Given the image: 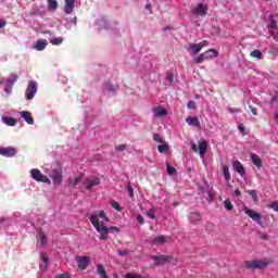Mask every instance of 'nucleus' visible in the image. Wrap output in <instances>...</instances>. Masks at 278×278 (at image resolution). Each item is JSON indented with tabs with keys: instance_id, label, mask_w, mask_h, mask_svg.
Instances as JSON below:
<instances>
[{
	"instance_id": "nucleus-34",
	"label": "nucleus",
	"mask_w": 278,
	"mask_h": 278,
	"mask_svg": "<svg viewBox=\"0 0 278 278\" xmlns=\"http://www.w3.org/2000/svg\"><path fill=\"white\" fill-rule=\"evenodd\" d=\"M157 151H159V153H166V151H168L167 143H163L161 146H157Z\"/></svg>"
},
{
	"instance_id": "nucleus-3",
	"label": "nucleus",
	"mask_w": 278,
	"mask_h": 278,
	"mask_svg": "<svg viewBox=\"0 0 278 278\" xmlns=\"http://www.w3.org/2000/svg\"><path fill=\"white\" fill-rule=\"evenodd\" d=\"M37 92H38V86L36 85V81L30 80L28 83V87L25 92V98L27 99V101H31V99L36 97Z\"/></svg>"
},
{
	"instance_id": "nucleus-8",
	"label": "nucleus",
	"mask_w": 278,
	"mask_h": 278,
	"mask_svg": "<svg viewBox=\"0 0 278 278\" xmlns=\"http://www.w3.org/2000/svg\"><path fill=\"white\" fill-rule=\"evenodd\" d=\"M75 260L80 270H86L90 265V256H76Z\"/></svg>"
},
{
	"instance_id": "nucleus-18",
	"label": "nucleus",
	"mask_w": 278,
	"mask_h": 278,
	"mask_svg": "<svg viewBox=\"0 0 278 278\" xmlns=\"http://www.w3.org/2000/svg\"><path fill=\"white\" fill-rule=\"evenodd\" d=\"M202 54L204 55V60H212L213 58L218 56V51H216V49H210Z\"/></svg>"
},
{
	"instance_id": "nucleus-29",
	"label": "nucleus",
	"mask_w": 278,
	"mask_h": 278,
	"mask_svg": "<svg viewBox=\"0 0 278 278\" xmlns=\"http://www.w3.org/2000/svg\"><path fill=\"white\" fill-rule=\"evenodd\" d=\"M38 238H39V242L45 247V244H47V233H45L42 229H39Z\"/></svg>"
},
{
	"instance_id": "nucleus-43",
	"label": "nucleus",
	"mask_w": 278,
	"mask_h": 278,
	"mask_svg": "<svg viewBox=\"0 0 278 278\" xmlns=\"http://www.w3.org/2000/svg\"><path fill=\"white\" fill-rule=\"evenodd\" d=\"M127 190L130 199H134V187H131V182H128Z\"/></svg>"
},
{
	"instance_id": "nucleus-49",
	"label": "nucleus",
	"mask_w": 278,
	"mask_h": 278,
	"mask_svg": "<svg viewBox=\"0 0 278 278\" xmlns=\"http://www.w3.org/2000/svg\"><path fill=\"white\" fill-rule=\"evenodd\" d=\"M137 223H139V225H144V217H142V215H138Z\"/></svg>"
},
{
	"instance_id": "nucleus-2",
	"label": "nucleus",
	"mask_w": 278,
	"mask_h": 278,
	"mask_svg": "<svg viewBox=\"0 0 278 278\" xmlns=\"http://www.w3.org/2000/svg\"><path fill=\"white\" fill-rule=\"evenodd\" d=\"M83 186L90 192L96 186H101V178L94 176L87 177L84 179Z\"/></svg>"
},
{
	"instance_id": "nucleus-21",
	"label": "nucleus",
	"mask_w": 278,
	"mask_h": 278,
	"mask_svg": "<svg viewBox=\"0 0 278 278\" xmlns=\"http://www.w3.org/2000/svg\"><path fill=\"white\" fill-rule=\"evenodd\" d=\"M81 179H84V175H78L75 178H70L68 186L71 188H76L78 186L79 181H81Z\"/></svg>"
},
{
	"instance_id": "nucleus-45",
	"label": "nucleus",
	"mask_w": 278,
	"mask_h": 278,
	"mask_svg": "<svg viewBox=\"0 0 278 278\" xmlns=\"http://www.w3.org/2000/svg\"><path fill=\"white\" fill-rule=\"evenodd\" d=\"M106 90H108V92H115L116 86H114L112 84H106Z\"/></svg>"
},
{
	"instance_id": "nucleus-27",
	"label": "nucleus",
	"mask_w": 278,
	"mask_h": 278,
	"mask_svg": "<svg viewBox=\"0 0 278 278\" xmlns=\"http://www.w3.org/2000/svg\"><path fill=\"white\" fill-rule=\"evenodd\" d=\"M2 122L5 124V125H9V127H14L16 125V118L14 117H2Z\"/></svg>"
},
{
	"instance_id": "nucleus-58",
	"label": "nucleus",
	"mask_w": 278,
	"mask_h": 278,
	"mask_svg": "<svg viewBox=\"0 0 278 278\" xmlns=\"http://www.w3.org/2000/svg\"><path fill=\"white\" fill-rule=\"evenodd\" d=\"M55 278H70L67 274H60Z\"/></svg>"
},
{
	"instance_id": "nucleus-14",
	"label": "nucleus",
	"mask_w": 278,
	"mask_h": 278,
	"mask_svg": "<svg viewBox=\"0 0 278 278\" xmlns=\"http://www.w3.org/2000/svg\"><path fill=\"white\" fill-rule=\"evenodd\" d=\"M20 114L25 123H27L28 125H34V117L31 116V113L29 111H22Z\"/></svg>"
},
{
	"instance_id": "nucleus-24",
	"label": "nucleus",
	"mask_w": 278,
	"mask_h": 278,
	"mask_svg": "<svg viewBox=\"0 0 278 278\" xmlns=\"http://www.w3.org/2000/svg\"><path fill=\"white\" fill-rule=\"evenodd\" d=\"M166 114H168V111H166V109L162 106H157L154 109V116L162 117L166 116Z\"/></svg>"
},
{
	"instance_id": "nucleus-50",
	"label": "nucleus",
	"mask_w": 278,
	"mask_h": 278,
	"mask_svg": "<svg viewBox=\"0 0 278 278\" xmlns=\"http://www.w3.org/2000/svg\"><path fill=\"white\" fill-rule=\"evenodd\" d=\"M270 207L273 208L274 212H278V202L271 203Z\"/></svg>"
},
{
	"instance_id": "nucleus-56",
	"label": "nucleus",
	"mask_w": 278,
	"mask_h": 278,
	"mask_svg": "<svg viewBox=\"0 0 278 278\" xmlns=\"http://www.w3.org/2000/svg\"><path fill=\"white\" fill-rule=\"evenodd\" d=\"M235 194L236 197H242V192L240 191V189H236Z\"/></svg>"
},
{
	"instance_id": "nucleus-4",
	"label": "nucleus",
	"mask_w": 278,
	"mask_h": 278,
	"mask_svg": "<svg viewBox=\"0 0 278 278\" xmlns=\"http://www.w3.org/2000/svg\"><path fill=\"white\" fill-rule=\"evenodd\" d=\"M30 174L33 179H35V181H41L42 184H51V179L45 176V174H42L40 169L34 168L30 170Z\"/></svg>"
},
{
	"instance_id": "nucleus-13",
	"label": "nucleus",
	"mask_w": 278,
	"mask_h": 278,
	"mask_svg": "<svg viewBox=\"0 0 278 278\" xmlns=\"http://www.w3.org/2000/svg\"><path fill=\"white\" fill-rule=\"evenodd\" d=\"M232 168H233V170H236V173H239V175H241V177H244L247 170L244 169V166L242 165V163L240 161H235L232 163Z\"/></svg>"
},
{
	"instance_id": "nucleus-41",
	"label": "nucleus",
	"mask_w": 278,
	"mask_h": 278,
	"mask_svg": "<svg viewBox=\"0 0 278 278\" xmlns=\"http://www.w3.org/2000/svg\"><path fill=\"white\" fill-rule=\"evenodd\" d=\"M176 173H177V169H175V167L170 166V164L167 163V174L175 175Z\"/></svg>"
},
{
	"instance_id": "nucleus-25",
	"label": "nucleus",
	"mask_w": 278,
	"mask_h": 278,
	"mask_svg": "<svg viewBox=\"0 0 278 278\" xmlns=\"http://www.w3.org/2000/svg\"><path fill=\"white\" fill-rule=\"evenodd\" d=\"M199 153L201 157L207 153V141H202L199 143Z\"/></svg>"
},
{
	"instance_id": "nucleus-47",
	"label": "nucleus",
	"mask_w": 278,
	"mask_h": 278,
	"mask_svg": "<svg viewBox=\"0 0 278 278\" xmlns=\"http://www.w3.org/2000/svg\"><path fill=\"white\" fill-rule=\"evenodd\" d=\"M125 149H127V144H118L115 147V151H119V152L125 151Z\"/></svg>"
},
{
	"instance_id": "nucleus-38",
	"label": "nucleus",
	"mask_w": 278,
	"mask_h": 278,
	"mask_svg": "<svg viewBox=\"0 0 278 278\" xmlns=\"http://www.w3.org/2000/svg\"><path fill=\"white\" fill-rule=\"evenodd\" d=\"M268 29H277V22L275 21V18H273V16H270V24L268 25Z\"/></svg>"
},
{
	"instance_id": "nucleus-17",
	"label": "nucleus",
	"mask_w": 278,
	"mask_h": 278,
	"mask_svg": "<svg viewBox=\"0 0 278 278\" xmlns=\"http://www.w3.org/2000/svg\"><path fill=\"white\" fill-rule=\"evenodd\" d=\"M186 123H187L190 127H201V122L199 121V117L188 116V117L186 118Z\"/></svg>"
},
{
	"instance_id": "nucleus-19",
	"label": "nucleus",
	"mask_w": 278,
	"mask_h": 278,
	"mask_svg": "<svg viewBox=\"0 0 278 278\" xmlns=\"http://www.w3.org/2000/svg\"><path fill=\"white\" fill-rule=\"evenodd\" d=\"M250 160L252 161L254 166H256V168H262V157H260V155L252 153L250 155Z\"/></svg>"
},
{
	"instance_id": "nucleus-37",
	"label": "nucleus",
	"mask_w": 278,
	"mask_h": 278,
	"mask_svg": "<svg viewBox=\"0 0 278 278\" xmlns=\"http://www.w3.org/2000/svg\"><path fill=\"white\" fill-rule=\"evenodd\" d=\"M248 194H250V197H252L254 203H257V191L255 190H249Z\"/></svg>"
},
{
	"instance_id": "nucleus-15",
	"label": "nucleus",
	"mask_w": 278,
	"mask_h": 278,
	"mask_svg": "<svg viewBox=\"0 0 278 278\" xmlns=\"http://www.w3.org/2000/svg\"><path fill=\"white\" fill-rule=\"evenodd\" d=\"M73 10H75V0H65V14H73Z\"/></svg>"
},
{
	"instance_id": "nucleus-63",
	"label": "nucleus",
	"mask_w": 278,
	"mask_h": 278,
	"mask_svg": "<svg viewBox=\"0 0 278 278\" xmlns=\"http://www.w3.org/2000/svg\"><path fill=\"white\" fill-rule=\"evenodd\" d=\"M43 34H49V30L43 31Z\"/></svg>"
},
{
	"instance_id": "nucleus-1",
	"label": "nucleus",
	"mask_w": 278,
	"mask_h": 278,
	"mask_svg": "<svg viewBox=\"0 0 278 278\" xmlns=\"http://www.w3.org/2000/svg\"><path fill=\"white\" fill-rule=\"evenodd\" d=\"M89 219L91 225H93L94 229L98 231V233H100V240L106 241L109 239L108 233H118V227H105L103 223L99 220L98 215H90Z\"/></svg>"
},
{
	"instance_id": "nucleus-16",
	"label": "nucleus",
	"mask_w": 278,
	"mask_h": 278,
	"mask_svg": "<svg viewBox=\"0 0 278 278\" xmlns=\"http://www.w3.org/2000/svg\"><path fill=\"white\" fill-rule=\"evenodd\" d=\"M151 260H153L156 264V266H160L162 264H165V262H168V256L166 255H152Z\"/></svg>"
},
{
	"instance_id": "nucleus-31",
	"label": "nucleus",
	"mask_w": 278,
	"mask_h": 278,
	"mask_svg": "<svg viewBox=\"0 0 278 278\" xmlns=\"http://www.w3.org/2000/svg\"><path fill=\"white\" fill-rule=\"evenodd\" d=\"M223 173H224V178L226 179V181H231V174L229 173V166H224L223 168Z\"/></svg>"
},
{
	"instance_id": "nucleus-12",
	"label": "nucleus",
	"mask_w": 278,
	"mask_h": 278,
	"mask_svg": "<svg viewBox=\"0 0 278 278\" xmlns=\"http://www.w3.org/2000/svg\"><path fill=\"white\" fill-rule=\"evenodd\" d=\"M207 45H210V42H207V40H204L202 42L190 46V50L192 51V53H194V55H197V53H199L201 49H203V47H207Z\"/></svg>"
},
{
	"instance_id": "nucleus-62",
	"label": "nucleus",
	"mask_w": 278,
	"mask_h": 278,
	"mask_svg": "<svg viewBox=\"0 0 278 278\" xmlns=\"http://www.w3.org/2000/svg\"><path fill=\"white\" fill-rule=\"evenodd\" d=\"M208 227H214V224H210Z\"/></svg>"
},
{
	"instance_id": "nucleus-35",
	"label": "nucleus",
	"mask_w": 278,
	"mask_h": 278,
	"mask_svg": "<svg viewBox=\"0 0 278 278\" xmlns=\"http://www.w3.org/2000/svg\"><path fill=\"white\" fill-rule=\"evenodd\" d=\"M111 207H113V210H116L117 212H123V207H121V204H118V202L116 201L111 202Z\"/></svg>"
},
{
	"instance_id": "nucleus-54",
	"label": "nucleus",
	"mask_w": 278,
	"mask_h": 278,
	"mask_svg": "<svg viewBox=\"0 0 278 278\" xmlns=\"http://www.w3.org/2000/svg\"><path fill=\"white\" fill-rule=\"evenodd\" d=\"M273 101L277 102L278 101V90L275 91L274 96H273Z\"/></svg>"
},
{
	"instance_id": "nucleus-46",
	"label": "nucleus",
	"mask_w": 278,
	"mask_h": 278,
	"mask_svg": "<svg viewBox=\"0 0 278 278\" xmlns=\"http://www.w3.org/2000/svg\"><path fill=\"white\" fill-rule=\"evenodd\" d=\"M153 140H154V142H164V140L162 139L160 134H154L153 135Z\"/></svg>"
},
{
	"instance_id": "nucleus-64",
	"label": "nucleus",
	"mask_w": 278,
	"mask_h": 278,
	"mask_svg": "<svg viewBox=\"0 0 278 278\" xmlns=\"http://www.w3.org/2000/svg\"><path fill=\"white\" fill-rule=\"evenodd\" d=\"M0 84H4V80H1Z\"/></svg>"
},
{
	"instance_id": "nucleus-23",
	"label": "nucleus",
	"mask_w": 278,
	"mask_h": 278,
	"mask_svg": "<svg viewBox=\"0 0 278 278\" xmlns=\"http://www.w3.org/2000/svg\"><path fill=\"white\" fill-rule=\"evenodd\" d=\"M16 81H18V75L16 74H11L10 78L7 79V86L9 88H12L14 86V84H16Z\"/></svg>"
},
{
	"instance_id": "nucleus-9",
	"label": "nucleus",
	"mask_w": 278,
	"mask_h": 278,
	"mask_svg": "<svg viewBox=\"0 0 278 278\" xmlns=\"http://www.w3.org/2000/svg\"><path fill=\"white\" fill-rule=\"evenodd\" d=\"M0 155H2L3 157H14L16 155V150L12 147H0Z\"/></svg>"
},
{
	"instance_id": "nucleus-32",
	"label": "nucleus",
	"mask_w": 278,
	"mask_h": 278,
	"mask_svg": "<svg viewBox=\"0 0 278 278\" xmlns=\"http://www.w3.org/2000/svg\"><path fill=\"white\" fill-rule=\"evenodd\" d=\"M64 42V39L62 37L50 39V45H53L54 47H58Z\"/></svg>"
},
{
	"instance_id": "nucleus-60",
	"label": "nucleus",
	"mask_w": 278,
	"mask_h": 278,
	"mask_svg": "<svg viewBox=\"0 0 278 278\" xmlns=\"http://www.w3.org/2000/svg\"><path fill=\"white\" fill-rule=\"evenodd\" d=\"M146 10H151V4L150 3L146 5Z\"/></svg>"
},
{
	"instance_id": "nucleus-28",
	"label": "nucleus",
	"mask_w": 278,
	"mask_h": 278,
	"mask_svg": "<svg viewBox=\"0 0 278 278\" xmlns=\"http://www.w3.org/2000/svg\"><path fill=\"white\" fill-rule=\"evenodd\" d=\"M250 55L254 58L255 60H264V54L261 50H253Z\"/></svg>"
},
{
	"instance_id": "nucleus-5",
	"label": "nucleus",
	"mask_w": 278,
	"mask_h": 278,
	"mask_svg": "<svg viewBox=\"0 0 278 278\" xmlns=\"http://www.w3.org/2000/svg\"><path fill=\"white\" fill-rule=\"evenodd\" d=\"M49 177L52 179L54 186H60V184H62V168H54L50 172Z\"/></svg>"
},
{
	"instance_id": "nucleus-57",
	"label": "nucleus",
	"mask_w": 278,
	"mask_h": 278,
	"mask_svg": "<svg viewBox=\"0 0 278 278\" xmlns=\"http://www.w3.org/2000/svg\"><path fill=\"white\" fill-rule=\"evenodd\" d=\"M239 131H242V132L247 131V128H244V125L242 124L239 125Z\"/></svg>"
},
{
	"instance_id": "nucleus-33",
	"label": "nucleus",
	"mask_w": 278,
	"mask_h": 278,
	"mask_svg": "<svg viewBox=\"0 0 278 278\" xmlns=\"http://www.w3.org/2000/svg\"><path fill=\"white\" fill-rule=\"evenodd\" d=\"M224 207L225 210H227V212H231V210H233V204L231 203V201L225 200Z\"/></svg>"
},
{
	"instance_id": "nucleus-61",
	"label": "nucleus",
	"mask_w": 278,
	"mask_h": 278,
	"mask_svg": "<svg viewBox=\"0 0 278 278\" xmlns=\"http://www.w3.org/2000/svg\"><path fill=\"white\" fill-rule=\"evenodd\" d=\"M4 222H5V219H4V218H0V224H1V223H4Z\"/></svg>"
},
{
	"instance_id": "nucleus-30",
	"label": "nucleus",
	"mask_w": 278,
	"mask_h": 278,
	"mask_svg": "<svg viewBox=\"0 0 278 278\" xmlns=\"http://www.w3.org/2000/svg\"><path fill=\"white\" fill-rule=\"evenodd\" d=\"M48 2V10H52L53 12H55V10H58V0H47Z\"/></svg>"
},
{
	"instance_id": "nucleus-26",
	"label": "nucleus",
	"mask_w": 278,
	"mask_h": 278,
	"mask_svg": "<svg viewBox=\"0 0 278 278\" xmlns=\"http://www.w3.org/2000/svg\"><path fill=\"white\" fill-rule=\"evenodd\" d=\"M164 242H166L165 236H159L152 239V244H154L155 247H159L160 244H164Z\"/></svg>"
},
{
	"instance_id": "nucleus-10",
	"label": "nucleus",
	"mask_w": 278,
	"mask_h": 278,
	"mask_svg": "<svg viewBox=\"0 0 278 278\" xmlns=\"http://www.w3.org/2000/svg\"><path fill=\"white\" fill-rule=\"evenodd\" d=\"M188 218L191 225H201V220H203V218L201 217V213L199 212H191Z\"/></svg>"
},
{
	"instance_id": "nucleus-40",
	"label": "nucleus",
	"mask_w": 278,
	"mask_h": 278,
	"mask_svg": "<svg viewBox=\"0 0 278 278\" xmlns=\"http://www.w3.org/2000/svg\"><path fill=\"white\" fill-rule=\"evenodd\" d=\"M166 78L169 84H173V81H175V74H173V72H167Z\"/></svg>"
},
{
	"instance_id": "nucleus-42",
	"label": "nucleus",
	"mask_w": 278,
	"mask_h": 278,
	"mask_svg": "<svg viewBox=\"0 0 278 278\" xmlns=\"http://www.w3.org/2000/svg\"><path fill=\"white\" fill-rule=\"evenodd\" d=\"M249 104V110L253 114V116H257V109L251 105V102H248Z\"/></svg>"
},
{
	"instance_id": "nucleus-11",
	"label": "nucleus",
	"mask_w": 278,
	"mask_h": 278,
	"mask_svg": "<svg viewBox=\"0 0 278 278\" xmlns=\"http://www.w3.org/2000/svg\"><path fill=\"white\" fill-rule=\"evenodd\" d=\"M193 14L195 16H206L207 15V8L203 5V3H199L195 9H193Z\"/></svg>"
},
{
	"instance_id": "nucleus-51",
	"label": "nucleus",
	"mask_w": 278,
	"mask_h": 278,
	"mask_svg": "<svg viewBox=\"0 0 278 278\" xmlns=\"http://www.w3.org/2000/svg\"><path fill=\"white\" fill-rule=\"evenodd\" d=\"M260 238L261 240H268V235H266L265 232H260Z\"/></svg>"
},
{
	"instance_id": "nucleus-53",
	"label": "nucleus",
	"mask_w": 278,
	"mask_h": 278,
	"mask_svg": "<svg viewBox=\"0 0 278 278\" xmlns=\"http://www.w3.org/2000/svg\"><path fill=\"white\" fill-rule=\"evenodd\" d=\"M5 25H8V23L5 22V20H1V18H0V29H3V27H5Z\"/></svg>"
},
{
	"instance_id": "nucleus-55",
	"label": "nucleus",
	"mask_w": 278,
	"mask_h": 278,
	"mask_svg": "<svg viewBox=\"0 0 278 278\" xmlns=\"http://www.w3.org/2000/svg\"><path fill=\"white\" fill-rule=\"evenodd\" d=\"M191 149H192V151H194L195 153H197V151H199V147L197 146V143H193V144L191 146Z\"/></svg>"
},
{
	"instance_id": "nucleus-44",
	"label": "nucleus",
	"mask_w": 278,
	"mask_h": 278,
	"mask_svg": "<svg viewBox=\"0 0 278 278\" xmlns=\"http://www.w3.org/2000/svg\"><path fill=\"white\" fill-rule=\"evenodd\" d=\"M147 216L149 218H151L152 220L155 219V210L151 208L150 211H148L147 213Z\"/></svg>"
},
{
	"instance_id": "nucleus-39",
	"label": "nucleus",
	"mask_w": 278,
	"mask_h": 278,
	"mask_svg": "<svg viewBox=\"0 0 278 278\" xmlns=\"http://www.w3.org/2000/svg\"><path fill=\"white\" fill-rule=\"evenodd\" d=\"M202 62H205V56L203 53H201L198 58L194 59L195 64H202Z\"/></svg>"
},
{
	"instance_id": "nucleus-48",
	"label": "nucleus",
	"mask_w": 278,
	"mask_h": 278,
	"mask_svg": "<svg viewBox=\"0 0 278 278\" xmlns=\"http://www.w3.org/2000/svg\"><path fill=\"white\" fill-rule=\"evenodd\" d=\"M187 108L189 109V110H194V108H197V102H194V101H189L188 102V104H187Z\"/></svg>"
},
{
	"instance_id": "nucleus-36",
	"label": "nucleus",
	"mask_w": 278,
	"mask_h": 278,
	"mask_svg": "<svg viewBox=\"0 0 278 278\" xmlns=\"http://www.w3.org/2000/svg\"><path fill=\"white\" fill-rule=\"evenodd\" d=\"M96 216H98V220L99 218H102V220H106V222L110 220V218L105 214V211H100L99 214H96Z\"/></svg>"
},
{
	"instance_id": "nucleus-52",
	"label": "nucleus",
	"mask_w": 278,
	"mask_h": 278,
	"mask_svg": "<svg viewBox=\"0 0 278 278\" xmlns=\"http://www.w3.org/2000/svg\"><path fill=\"white\" fill-rule=\"evenodd\" d=\"M41 260L43 262V264H48L49 263V257L45 254L41 255Z\"/></svg>"
},
{
	"instance_id": "nucleus-20",
	"label": "nucleus",
	"mask_w": 278,
	"mask_h": 278,
	"mask_svg": "<svg viewBox=\"0 0 278 278\" xmlns=\"http://www.w3.org/2000/svg\"><path fill=\"white\" fill-rule=\"evenodd\" d=\"M47 45H49L47 40H37L35 43V49L36 51H45V49H47Z\"/></svg>"
},
{
	"instance_id": "nucleus-6",
	"label": "nucleus",
	"mask_w": 278,
	"mask_h": 278,
	"mask_svg": "<svg viewBox=\"0 0 278 278\" xmlns=\"http://www.w3.org/2000/svg\"><path fill=\"white\" fill-rule=\"evenodd\" d=\"M243 212L244 214H247V216L252 218V220L257 223V225H262V214L255 212L254 210L249 208L248 206H243Z\"/></svg>"
},
{
	"instance_id": "nucleus-7",
	"label": "nucleus",
	"mask_w": 278,
	"mask_h": 278,
	"mask_svg": "<svg viewBox=\"0 0 278 278\" xmlns=\"http://www.w3.org/2000/svg\"><path fill=\"white\" fill-rule=\"evenodd\" d=\"M266 266H268V263L264 261H247L244 263V267L251 270H255V268H266Z\"/></svg>"
},
{
	"instance_id": "nucleus-59",
	"label": "nucleus",
	"mask_w": 278,
	"mask_h": 278,
	"mask_svg": "<svg viewBox=\"0 0 278 278\" xmlns=\"http://www.w3.org/2000/svg\"><path fill=\"white\" fill-rule=\"evenodd\" d=\"M129 252H127V251H118V255H127Z\"/></svg>"
},
{
	"instance_id": "nucleus-22",
	"label": "nucleus",
	"mask_w": 278,
	"mask_h": 278,
	"mask_svg": "<svg viewBox=\"0 0 278 278\" xmlns=\"http://www.w3.org/2000/svg\"><path fill=\"white\" fill-rule=\"evenodd\" d=\"M97 273L100 278H110L108 277V271H105V267L103 266V264L97 265Z\"/></svg>"
}]
</instances>
